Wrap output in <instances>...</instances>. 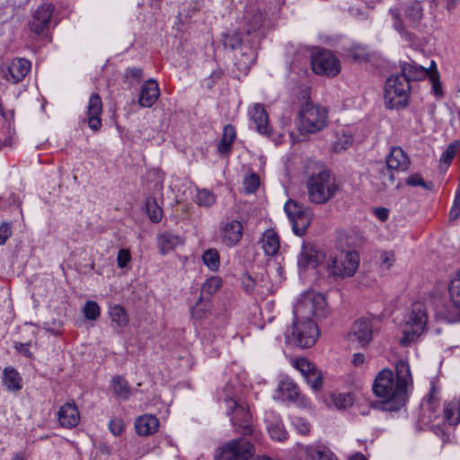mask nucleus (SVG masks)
I'll use <instances>...</instances> for the list:
<instances>
[{
  "instance_id": "f03ea898",
  "label": "nucleus",
  "mask_w": 460,
  "mask_h": 460,
  "mask_svg": "<svg viewBox=\"0 0 460 460\" xmlns=\"http://www.w3.org/2000/svg\"><path fill=\"white\" fill-rule=\"evenodd\" d=\"M413 381L407 360L395 363V375L389 368L382 369L376 376L372 390L380 399L378 408L384 411H398L409 399V390Z\"/></svg>"
},
{
  "instance_id": "f3484780",
  "label": "nucleus",
  "mask_w": 460,
  "mask_h": 460,
  "mask_svg": "<svg viewBox=\"0 0 460 460\" xmlns=\"http://www.w3.org/2000/svg\"><path fill=\"white\" fill-rule=\"evenodd\" d=\"M252 121L255 125V128L261 135L268 137H271L272 128L269 126V116L263 105L255 103L249 111Z\"/></svg>"
},
{
  "instance_id": "473e14b6",
  "label": "nucleus",
  "mask_w": 460,
  "mask_h": 460,
  "mask_svg": "<svg viewBox=\"0 0 460 460\" xmlns=\"http://www.w3.org/2000/svg\"><path fill=\"white\" fill-rule=\"evenodd\" d=\"M444 419L451 426L460 423V397L455 398L445 404Z\"/></svg>"
},
{
  "instance_id": "c85d7f7f",
  "label": "nucleus",
  "mask_w": 460,
  "mask_h": 460,
  "mask_svg": "<svg viewBox=\"0 0 460 460\" xmlns=\"http://www.w3.org/2000/svg\"><path fill=\"white\" fill-rule=\"evenodd\" d=\"M261 241L262 249L267 255L273 256L279 252L280 246L279 238L274 230L269 229L265 231Z\"/></svg>"
},
{
  "instance_id": "e2e57ef3",
  "label": "nucleus",
  "mask_w": 460,
  "mask_h": 460,
  "mask_svg": "<svg viewBox=\"0 0 460 460\" xmlns=\"http://www.w3.org/2000/svg\"><path fill=\"white\" fill-rule=\"evenodd\" d=\"M12 235V224L3 222L0 225V245H3Z\"/></svg>"
},
{
  "instance_id": "6ab92c4d",
  "label": "nucleus",
  "mask_w": 460,
  "mask_h": 460,
  "mask_svg": "<svg viewBox=\"0 0 460 460\" xmlns=\"http://www.w3.org/2000/svg\"><path fill=\"white\" fill-rule=\"evenodd\" d=\"M159 95L158 84L154 79H149L142 84L137 102L141 107L149 108L157 101Z\"/></svg>"
},
{
  "instance_id": "412c9836",
  "label": "nucleus",
  "mask_w": 460,
  "mask_h": 460,
  "mask_svg": "<svg viewBox=\"0 0 460 460\" xmlns=\"http://www.w3.org/2000/svg\"><path fill=\"white\" fill-rule=\"evenodd\" d=\"M404 16L411 28H417L423 17L422 6L419 0H407L401 3Z\"/></svg>"
},
{
  "instance_id": "0e129e2a",
  "label": "nucleus",
  "mask_w": 460,
  "mask_h": 460,
  "mask_svg": "<svg viewBox=\"0 0 460 460\" xmlns=\"http://www.w3.org/2000/svg\"><path fill=\"white\" fill-rule=\"evenodd\" d=\"M429 79L432 83V89L436 95L442 96L443 91H442V85L439 82V74L438 70H436L434 73L429 74Z\"/></svg>"
},
{
  "instance_id": "338daca9",
  "label": "nucleus",
  "mask_w": 460,
  "mask_h": 460,
  "mask_svg": "<svg viewBox=\"0 0 460 460\" xmlns=\"http://www.w3.org/2000/svg\"><path fill=\"white\" fill-rule=\"evenodd\" d=\"M111 433L115 436L120 435L124 430V424L120 419H113L109 424Z\"/></svg>"
},
{
  "instance_id": "bb28decb",
  "label": "nucleus",
  "mask_w": 460,
  "mask_h": 460,
  "mask_svg": "<svg viewBox=\"0 0 460 460\" xmlns=\"http://www.w3.org/2000/svg\"><path fill=\"white\" fill-rule=\"evenodd\" d=\"M236 138L235 128L233 125L227 124L224 127L221 140L217 144V150L222 155H228L233 149V144Z\"/></svg>"
},
{
  "instance_id": "c9c22d12",
  "label": "nucleus",
  "mask_w": 460,
  "mask_h": 460,
  "mask_svg": "<svg viewBox=\"0 0 460 460\" xmlns=\"http://www.w3.org/2000/svg\"><path fill=\"white\" fill-rule=\"evenodd\" d=\"M111 386L114 394L123 400H128L130 389L128 381L121 376H116L111 379Z\"/></svg>"
},
{
  "instance_id": "20e7f679",
  "label": "nucleus",
  "mask_w": 460,
  "mask_h": 460,
  "mask_svg": "<svg viewBox=\"0 0 460 460\" xmlns=\"http://www.w3.org/2000/svg\"><path fill=\"white\" fill-rule=\"evenodd\" d=\"M306 187L309 200L315 204L326 203L334 197L338 190L330 171L323 167L308 178Z\"/></svg>"
},
{
  "instance_id": "b1692460",
  "label": "nucleus",
  "mask_w": 460,
  "mask_h": 460,
  "mask_svg": "<svg viewBox=\"0 0 460 460\" xmlns=\"http://www.w3.org/2000/svg\"><path fill=\"white\" fill-rule=\"evenodd\" d=\"M410 163L409 156L399 146H393L385 160L387 166L397 171H406Z\"/></svg>"
},
{
  "instance_id": "3c124183",
  "label": "nucleus",
  "mask_w": 460,
  "mask_h": 460,
  "mask_svg": "<svg viewBox=\"0 0 460 460\" xmlns=\"http://www.w3.org/2000/svg\"><path fill=\"white\" fill-rule=\"evenodd\" d=\"M243 184L246 192L252 193L260 186V177L257 173L252 172L244 177Z\"/></svg>"
},
{
  "instance_id": "2eb2a0df",
  "label": "nucleus",
  "mask_w": 460,
  "mask_h": 460,
  "mask_svg": "<svg viewBox=\"0 0 460 460\" xmlns=\"http://www.w3.org/2000/svg\"><path fill=\"white\" fill-rule=\"evenodd\" d=\"M266 429L270 437L276 441L283 442L288 438V433L284 427L283 421L279 414L270 411L265 416Z\"/></svg>"
},
{
  "instance_id": "dca6fc26",
  "label": "nucleus",
  "mask_w": 460,
  "mask_h": 460,
  "mask_svg": "<svg viewBox=\"0 0 460 460\" xmlns=\"http://www.w3.org/2000/svg\"><path fill=\"white\" fill-rule=\"evenodd\" d=\"M31 70V62L26 58H18L12 60L4 76L6 81L17 84L24 79Z\"/></svg>"
},
{
  "instance_id": "bf43d9fd",
  "label": "nucleus",
  "mask_w": 460,
  "mask_h": 460,
  "mask_svg": "<svg viewBox=\"0 0 460 460\" xmlns=\"http://www.w3.org/2000/svg\"><path fill=\"white\" fill-rule=\"evenodd\" d=\"M224 71L220 68L214 70L211 75L204 80L206 87L211 90L215 84L223 79Z\"/></svg>"
},
{
  "instance_id": "680f3d73",
  "label": "nucleus",
  "mask_w": 460,
  "mask_h": 460,
  "mask_svg": "<svg viewBox=\"0 0 460 460\" xmlns=\"http://www.w3.org/2000/svg\"><path fill=\"white\" fill-rule=\"evenodd\" d=\"M131 261V253L128 249H120L118 252L117 263L118 267L123 269L127 267L128 263Z\"/></svg>"
},
{
  "instance_id": "e433bc0d",
  "label": "nucleus",
  "mask_w": 460,
  "mask_h": 460,
  "mask_svg": "<svg viewBox=\"0 0 460 460\" xmlns=\"http://www.w3.org/2000/svg\"><path fill=\"white\" fill-rule=\"evenodd\" d=\"M305 460H337L333 454L325 447H307Z\"/></svg>"
},
{
  "instance_id": "c756f323",
  "label": "nucleus",
  "mask_w": 460,
  "mask_h": 460,
  "mask_svg": "<svg viewBox=\"0 0 460 460\" xmlns=\"http://www.w3.org/2000/svg\"><path fill=\"white\" fill-rule=\"evenodd\" d=\"M278 391L282 394L283 400L296 402L299 396L297 385L290 378L281 379L278 385Z\"/></svg>"
},
{
  "instance_id": "f257e3e1",
  "label": "nucleus",
  "mask_w": 460,
  "mask_h": 460,
  "mask_svg": "<svg viewBox=\"0 0 460 460\" xmlns=\"http://www.w3.org/2000/svg\"><path fill=\"white\" fill-rule=\"evenodd\" d=\"M292 325L285 332L288 342L300 348H310L316 342L319 331L311 317H324L327 314L325 297L320 293H310L300 298L293 309Z\"/></svg>"
},
{
  "instance_id": "a19ab883",
  "label": "nucleus",
  "mask_w": 460,
  "mask_h": 460,
  "mask_svg": "<svg viewBox=\"0 0 460 460\" xmlns=\"http://www.w3.org/2000/svg\"><path fill=\"white\" fill-rule=\"evenodd\" d=\"M204 264L212 271H217L220 266L219 253L216 249H208L202 255Z\"/></svg>"
},
{
  "instance_id": "1a4fd4ad",
  "label": "nucleus",
  "mask_w": 460,
  "mask_h": 460,
  "mask_svg": "<svg viewBox=\"0 0 460 460\" xmlns=\"http://www.w3.org/2000/svg\"><path fill=\"white\" fill-rule=\"evenodd\" d=\"M284 210L292 224L294 233L298 236H303L311 224V211L294 199H288L286 202Z\"/></svg>"
},
{
  "instance_id": "a878e982",
  "label": "nucleus",
  "mask_w": 460,
  "mask_h": 460,
  "mask_svg": "<svg viewBox=\"0 0 460 460\" xmlns=\"http://www.w3.org/2000/svg\"><path fill=\"white\" fill-rule=\"evenodd\" d=\"M158 419L155 415L145 414L137 419L135 422L136 432L139 436H149L157 431Z\"/></svg>"
},
{
  "instance_id": "39448f33",
  "label": "nucleus",
  "mask_w": 460,
  "mask_h": 460,
  "mask_svg": "<svg viewBox=\"0 0 460 460\" xmlns=\"http://www.w3.org/2000/svg\"><path fill=\"white\" fill-rule=\"evenodd\" d=\"M298 130L301 134H314L327 125V110L307 100L298 112Z\"/></svg>"
},
{
  "instance_id": "4d7b16f0",
  "label": "nucleus",
  "mask_w": 460,
  "mask_h": 460,
  "mask_svg": "<svg viewBox=\"0 0 460 460\" xmlns=\"http://www.w3.org/2000/svg\"><path fill=\"white\" fill-rule=\"evenodd\" d=\"M353 142L352 136L350 135H342L334 144L332 149L334 152L339 153L342 150H346L349 148Z\"/></svg>"
},
{
  "instance_id": "4c0bfd02",
  "label": "nucleus",
  "mask_w": 460,
  "mask_h": 460,
  "mask_svg": "<svg viewBox=\"0 0 460 460\" xmlns=\"http://www.w3.org/2000/svg\"><path fill=\"white\" fill-rule=\"evenodd\" d=\"M110 317L111 322L119 327L127 326L129 321L125 308L119 305H115L110 308Z\"/></svg>"
},
{
  "instance_id": "8fccbe9b",
  "label": "nucleus",
  "mask_w": 460,
  "mask_h": 460,
  "mask_svg": "<svg viewBox=\"0 0 460 460\" xmlns=\"http://www.w3.org/2000/svg\"><path fill=\"white\" fill-rule=\"evenodd\" d=\"M101 309L94 301H87L84 306V317L88 320L94 321L100 316Z\"/></svg>"
},
{
  "instance_id": "7c9ffc66",
  "label": "nucleus",
  "mask_w": 460,
  "mask_h": 460,
  "mask_svg": "<svg viewBox=\"0 0 460 460\" xmlns=\"http://www.w3.org/2000/svg\"><path fill=\"white\" fill-rule=\"evenodd\" d=\"M157 244L161 253L166 254L176 246L182 244V241L179 235L165 232L158 235Z\"/></svg>"
},
{
  "instance_id": "052dcab7",
  "label": "nucleus",
  "mask_w": 460,
  "mask_h": 460,
  "mask_svg": "<svg viewBox=\"0 0 460 460\" xmlns=\"http://www.w3.org/2000/svg\"><path fill=\"white\" fill-rule=\"evenodd\" d=\"M406 184L412 187L420 186L427 190L430 189V186L432 185L431 182H425L419 173L410 175L406 180Z\"/></svg>"
},
{
  "instance_id": "7ed1b4c3",
  "label": "nucleus",
  "mask_w": 460,
  "mask_h": 460,
  "mask_svg": "<svg viewBox=\"0 0 460 460\" xmlns=\"http://www.w3.org/2000/svg\"><path fill=\"white\" fill-rule=\"evenodd\" d=\"M428 322L426 309L421 303H413L411 311L404 316L401 324L402 338L400 344L408 347L416 342L424 333Z\"/></svg>"
},
{
  "instance_id": "f704fd0d",
  "label": "nucleus",
  "mask_w": 460,
  "mask_h": 460,
  "mask_svg": "<svg viewBox=\"0 0 460 460\" xmlns=\"http://www.w3.org/2000/svg\"><path fill=\"white\" fill-rule=\"evenodd\" d=\"M4 384L9 391H19L22 387V380L19 372L13 367H5L3 372Z\"/></svg>"
},
{
  "instance_id": "de8ad7c7",
  "label": "nucleus",
  "mask_w": 460,
  "mask_h": 460,
  "mask_svg": "<svg viewBox=\"0 0 460 460\" xmlns=\"http://www.w3.org/2000/svg\"><path fill=\"white\" fill-rule=\"evenodd\" d=\"M294 367L302 374V376L305 378L306 377V376H309L312 372L317 370L314 364H313L305 358L296 359L294 362Z\"/></svg>"
},
{
  "instance_id": "f8f14e48",
  "label": "nucleus",
  "mask_w": 460,
  "mask_h": 460,
  "mask_svg": "<svg viewBox=\"0 0 460 460\" xmlns=\"http://www.w3.org/2000/svg\"><path fill=\"white\" fill-rule=\"evenodd\" d=\"M55 10V5L51 3L40 4L32 15L29 22L30 30L36 35H41L49 29L51 18Z\"/></svg>"
},
{
  "instance_id": "37998d69",
  "label": "nucleus",
  "mask_w": 460,
  "mask_h": 460,
  "mask_svg": "<svg viewBox=\"0 0 460 460\" xmlns=\"http://www.w3.org/2000/svg\"><path fill=\"white\" fill-rule=\"evenodd\" d=\"M348 55L356 62H367L369 59V52L364 46L355 45L348 50Z\"/></svg>"
},
{
  "instance_id": "aec40b11",
  "label": "nucleus",
  "mask_w": 460,
  "mask_h": 460,
  "mask_svg": "<svg viewBox=\"0 0 460 460\" xmlns=\"http://www.w3.org/2000/svg\"><path fill=\"white\" fill-rule=\"evenodd\" d=\"M60 425L66 429H72L77 426L80 421L79 411L75 402H66L58 413Z\"/></svg>"
},
{
  "instance_id": "0eeeda50",
  "label": "nucleus",
  "mask_w": 460,
  "mask_h": 460,
  "mask_svg": "<svg viewBox=\"0 0 460 460\" xmlns=\"http://www.w3.org/2000/svg\"><path fill=\"white\" fill-rule=\"evenodd\" d=\"M215 460H256L255 447L246 438H234L218 448Z\"/></svg>"
},
{
  "instance_id": "49530a36",
  "label": "nucleus",
  "mask_w": 460,
  "mask_h": 460,
  "mask_svg": "<svg viewBox=\"0 0 460 460\" xmlns=\"http://www.w3.org/2000/svg\"><path fill=\"white\" fill-rule=\"evenodd\" d=\"M196 202L199 206L209 208L216 202V196L210 190L203 189L198 191Z\"/></svg>"
},
{
  "instance_id": "423d86ee",
  "label": "nucleus",
  "mask_w": 460,
  "mask_h": 460,
  "mask_svg": "<svg viewBox=\"0 0 460 460\" xmlns=\"http://www.w3.org/2000/svg\"><path fill=\"white\" fill-rule=\"evenodd\" d=\"M411 84L398 75L389 76L384 88L385 105L388 109L402 110L408 106Z\"/></svg>"
},
{
  "instance_id": "cd10ccee",
  "label": "nucleus",
  "mask_w": 460,
  "mask_h": 460,
  "mask_svg": "<svg viewBox=\"0 0 460 460\" xmlns=\"http://www.w3.org/2000/svg\"><path fill=\"white\" fill-rule=\"evenodd\" d=\"M389 13L393 19V28L408 42H411L415 40V34L411 32L403 23L401 15V10L394 7L389 9Z\"/></svg>"
},
{
  "instance_id": "393cba45",
  "label": "nucleus",
  "mask_w": 460,
  "mask_h": 460,
  "mask_svg": "<svg viewBox=\"0 0 460 460\" xmlns=\"http://www.w3.org/2000/svg\"><path fill=\"white\" fill-rule=\"evenodd\" d=\"M429 74V70L416 63L403 62L401 64V74L400 77H404L406 82L411 84L412 81H419L425 78Z\"/></svg>"
},
{
  "instance_id": "5fc2aeb1",
  "label": "nucleus",
  "mask_w": 460,
  "mask_h": 460,
  "mask_svg": "<svg viewBox=\"0 0 460 460\" xmlns=\"http://www.w3.org/2000/svg\"><path fill=\"white\" fill-rule=\"evenodd\" d=\"M291 422L299 434L307 435L310 432V424L305 419L299 416H293Z\"/></svg>"
},
{
  "instance_id": "603ef678",
  "label": "nucleus",
  "mask_w": 460,
  "mask_h": 460,
  "mask_svg": "<svg viewBox=\"0 0 460 460\" xmlns=\"http://www.w3.org/2000/svg\"><path fill=\"white\" fill-rule=\"evenodd\" d=\"M265 17L261 12H255L249 19L247 33L249 34L251 33V31L255 32L256 31H258L262 26Z\"/></svg>"
},
{
  "instance_id": "6e6d98bb",
  "label": "nucleus",
  "mask_w": 460,
  "mask_h": 460,
  "mask_svg": "<svg viewBox=\"0 0 460 460\" xmlns=\"http://www.w3.org/2000/svg\"><path fill=\"white\" fill-rule=\"evenodd\" d=\"M459 217H460V185L456 189L453 205H452L449 214H448L449 220H451V221H455V220L458 219Z\"/></svg>"
},
{
  "instance_id": "69168bd1",
  "label": "nucleus",
  "mask_w": 460,
  "mask_h": 460,
  "mask_svg": "<svg viewBox=\"0 0 460 460\" xmlns=\"http://www.w3.org/2000/svg\"><path fill=\"white\" fill-rule=\"evenodd\" d=\"M242 285L244 291L250 294L255 288V280L251 275L243 274L242 277Z\"/></svg>"
},
{
  "instance_id": "774afa93",
  "label": "nucleus",
  "mask_w": 460,
  "mask_h": 460,
  "mask_svg": "<svg viewBox=\"0 0 460 460\" xmlns=\"http://www.w3.org/2000/svg\"><path fill=\"white\" fill-rule=\"evenodd\" d=\"M31 345V342L27 343H22V342H14L13 348L16 349V351L22 356H25L26 358H32V353L29 349V347Z\"/></svg>"
},
{
  "instance_id": "9d476101",
  "label": "nucleus",
  "mask_w": 460,
  "mask_h": 460,
  "mask_svg": "<svg viewBox=\"0 0 460 460\" xmlns=\"http://www.w3.org/2000/svg\"><path fill=\"white\" fill-rule=\"evenodd\" d=\"M311 66L315 74L329 77L337 75L341 71L339 59L328 49L320 50L313 55Z\"/></svg>"
},
{
  "instance_id": "2f4dec72",
  "label": "nucleus",
  "mask_w": 460,
  "mask_h": 460,
  "mask_svg": "<svg viewBox=\"0 0 460 460\" xmlns=\"http://www.w3.org/2000/svg\"><path fill=\"white\" fill-rule=\"evenodd\" d=\"M217 401L226 406V411L234 408L240 400H237L234 386L232 384H226L220 391L217 392Z\"/></svg>"
},
{
  "instance_id": "ddd939ff",
  "label": "nucleus",
  "mask_w": 460,
  "mask_h": 460,
  "mask_svg": "<svg viewBox=\"0 0 460 460\" xmlns=\"http://www.w3.org/2000/svg\"><path fill=\"white\" fill-rule=\"evenodd\" d=\"M243 225L236 219H227L221 223L220 234L222 243L227 247L235 246L242 239Z\"/></svg>"
},
{
  "instance_id": "a18cd8bd",
  "label": "nucleus",
  "mask_w": 460,
  "mask_h": 460,
  "mask_svg": "<svg viewBox=\"0 0 460 460\" xmlns=\"http://www.w3.org/2000/svg\"><path fill=\"white\" fill-rule=\"evenodd\" d=\"M448 291L454 305L460 308V270L456 277L451 280L448 286Z\"/></svg>"
},
{
  "instance_id": "c03bdc74",
  "label": "nucleus",
  "mask_w": 460,
  "mask_h": 460,
  "mask_svg": "<svg viewBox=\"0 0 460 460\" xmlns=\"http://www.w3.org/2000/svg\"><path fill=\"white\" fill-rule=\"evenodd\" d=\"M222 286V280L219 277L213 276L206 280L201 287V296L207 294L214 295Z\"/></svg>"
},
{
  "instance_id": "6e6552de",
  "label": "nucleus",
  "mask_w": 460,
  "mask_h": 460,
  "mask_svg": "<svg viewBox=\"0 0 460 460\" xmlns=\"http://www.w3.org/2000/svg\"><path fill=\"white\" fill-rule=\"evenodd\" d=\"M359 265V255L355 250L341 252L340 256L331 259L326 265L330 276L333 278L351 277Z\"/></svg>"
},
{
  "instance_id": "58836bf2",
  "label": "nucleus",
  "mask_w": 460,
  "mask_h": 460,
  "mask_svg": "<svg viewBox=\"0 0 460 460\" xmlns=\"http://www.w3.org/2000/svg\"><path fill=\"white\" fill-rule=\"evenodd\" d=\"M393 170L387 164H381L378 168V178L381 181L380 190H384L394 184L395 178Z\"/></svg>"
},
{
  "instance_id": "4be33fe9",
  "label": "nucleus",
  "mask_w": 460,
  "mask_h": 460,
  "mask_svg": "<svg viewBox=\"0 0 460 460\" xmlns=\"http://www.w3.org/2000/svg\"><path fill=\"white\" fill-rule=\"evenodd\" d=\"M324 260V255L322 252L315 250L313 247L303 246L301 252L297 259L299 268H316Z\"/></svg>"
},
{
  "instance_id": "5701e85b",
  "label": "nucleus",
  "mask_w": 460,
  "mask_h": 460,
  "mask_svg": "<svg viewBox=\"0 0 460 460\" xmlns=\"http://www.w3.org/2000/svg\"><path fill=\"white\" fill-rule=\"evenodd\" d=\"M239 50L240 57H236L234 66L241 74L247 75L256 60L257 52L253 47L248 44L242 45Z\"/></svg>"
},
{
  "instance_id": "ea45409f",
  "label": "nucleus",
  "mask_w": 460,
  "mask_h": 460,
  "mask_svg": "<svg viewBox=\"0 0 460 460\" xmlns=\"http://www.w3.org/2000/svg\"><path fill=\"white\" fill-rule=\"evenodd\" d=\"M144 78L143 70L139 67H128L125 70L123 81L128 87L139 84Z\"/></svg>"
},
{
  "instance_id": "a211bd4d",
  "label": "nucleus",
  "mask_w": 460,
  "mask_h": 460,
  "mask_svg": "<svg viewBox=\"0 0 460 460\" xmlns=\"http://www.w3.org/2000/svg\"><path fill=\"white\" fill-rule=\"evenodd\" d=\"M102 99L98 93H93L89 99L87 107V122L89 128L93 131H98L102 127Z\"/></svg>"
},
{
  "instance_id": "13d9d810",
  "label": "nucleus",
  "mask_w": 460,
  "mask_h": 460,
  "mask_svg": "<svg viewBox=\"0 0 460 460\" xmlns=\"http://www.w3.org/2000/svg\"><path fill=\"white\" fill-rule=\"evenodd\" d=\"M395 257L392 251H382L380 252L379 262L383 269L389 270L394 263Z\"/></svg>"
},
{
  "instance_id": "79ce46f5",
  "label": "nucleus",
  "mask_w": 460,
  "mask_h": 460,
  "mask_svg": "<svg viewBox=\"0 0 460 460\" xmlns=\"http://www.w3.org/2000/svg\"><path fill=\"white\" fill-rule=\"evenodd\" d=\"M146 212L148 214L149 219L154 223H158L161 221L163 217V210L158 206L156 200L155 199H147L146 203Z\"/></svg>"
},
{
  "instance_id": "9b49d317",
  "label": "nucleus",
  "mask_w": 460,
  "mask_h": 460,
  "mask_svg": "<svg viewBox=\"0 0 460 460\" xmlns=\"http://www.w3.org/2000/svg\"><path fill=\"white\" fill-rule=\"evenodd\" d=\"M226 414L230 416L231 422L238 432L244 436L252 433V418L245 402L240 401L234 408L226 411Z\"/></svg>"
},
{
  "instance_id": "4468645a",
  "label": "nucleus",
  "mask_w": 460,
  "mask_h": 460,
  "mask_svg": "<svg viewBox=\"0 0 460 460\" xmlns=\"http://www.w3.org/2000/svg\"><path fill=\"white\" fill-rule=\"evenodd\" d=\"M351 341H358L361 346H366L373 338V326L367 318H360L351 326L349 333Z\"/></svg>"
},
{
  "instance_id": "72a5a7b5",
  "label": "nucleus",
  "mask_w": 460,
  "mask_h": 460,
  "mask_svg": "<svg viewBox=\"0 0 460 460\" xmlns=\"http://www.w3.org/2000/svg\"><path fill=\"white\" fill-rule=\"evenodd\" d=\"M220 41L224 49L229 50L240 49L242 45H246L243 40L241 33L236 30H231L224 32L221 36Z\"/></svg>"
},
{
  "instance_id": "864d4df0",
  "label": "nucleus",
  "mask_w": 460,
  "mask_h": 460,
  "mask_svg": "<svg viewBox=\"0 0 460 460\" xmlns=\"http://www.w3.org/2000/svg\"><path fill=\"white\" fill-rule=\"evenodd\" d=\"M305 379L314 391H318L323 386V374L318 369L314 372H312L309 376H306Z\"/></svg>"
},
{
  "instance_id": "09e8293b",
  "label": "nucleus",
  "mask_w": 460,
  "mask_h": 460,
  "mask_svg": "<svg viewBox=\"0 0 460 460\" xmlns=\"http://www.w3.org/2000/svg\"><path fill=\"white\" fill-rule=\"evenodd\" d=\"M332 399L335 407L338 409H346L353 404V397L349 393L332 394Z\"/></svg>"
}]
</instances>
